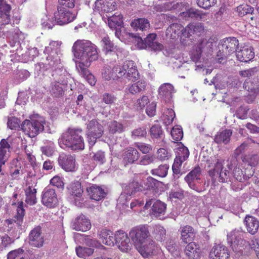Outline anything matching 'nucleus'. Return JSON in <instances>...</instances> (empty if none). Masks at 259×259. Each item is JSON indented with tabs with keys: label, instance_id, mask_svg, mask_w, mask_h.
<instances>
[{
	"label": "nucleus",
	"instance_id": "obj_13",
	"mask_svg": "<svg viewBox=\"0 0 259 259\" xmlns=\"http://www.w3.org/2000/svg\"><path fill=\"white\" fill-rule=\"evenodd\" d=\"M115 241L119 249L123 252H130L132 248V244L127 234L122 230H119L115 234Z\"/></svg>",
	"mask_w": 259,
	"mask_h": 259
},
{
	"label": "nucleus",
	"instance_id": "obj_19",
	"mask_svg": "<svg viewBox=\"0 0 259 259\" xmlns=\"http://www.w3.org/2000/svg\"><path fill=\"white\" fill-rule=\"evenodd\" d=\"M181 16L186 19H191L196 20L205 21L207 19L208 13L203 12L202 11L194 8H190L186 11L180 14Z\"/></svg>",
	"mask_w": 259,
	"mask_h": 259
},
{
	"label": "nucleus",
	"instance_id": "obj_6",
	"mask_svg": "<svg viewBox=\"0 0 259 259\" xmlns=\"http://www.w3.org/2000/svg\"><path fill=\"white\" fill-rule=\"evenodd\" d=\"M104 134L103 126L95 119L90 120L87 126V137L89 144L93 146L98 139Z\"/></svg>",
	"mask_w": 259,
	"mask_h": 259
},
{
	"label": "nucleus",
	"instance_id": "obj_42",
	"mask_svg": "<svg viewBox=\"0 0 259 259\" xmlns=\"http://www.w3.org/2000/svg\"><path fill=\"white\" fill-rule=\"evenodd\" d=\"M109 132L110 134L121 133L124 131L123 125L116 120L110 121L108 124Z\"/></svg>",
	"mask_w": 259,
	"mask_h": 259
},
{
	"label": "nucleus",
	"instance_id": "obj_15",
	"mask_svg": "<svg viewBox=\"0 0 259 259\" xmlns=\"http://www.w3.org/2000/svg\"><path fill=\"white\" fill-rule=\"evenodd\" d=\"M230 254L228 248L225 245L215 243L210 250V259H229Z\"/></svg>",
	"mask_w": 259,
	"mask_h": 259
},
{
	"label": "nucleus",
	"instance_id": "obj_56",
	"mask_svg": "<svg viewBox=\"0 0 259 259\" xmlns=\"http://www.w3.org/2000/svg\"><path fill=\"white\" fill-rule=\"evenodd\" d=\"M234 178L239 182H243L249 178L248 176L244 175L243 172L239 167H235L233 170Z\"/></svg>",
	"mask_w": 259,
	"mask_h": 259
},
{
	"label": "nucleus",
	"instance_id": "obj_43",
	"mask_svg": "<svg viewBox=\"0 0 259 259\" xmlns=\"http://www.w3.org/2000/svg\"><path fill=\"white\" fill-rule=\"evenodd\" d=\"M125 190L127 194L132 195L136 192L143 191V187L138 182L133 181L125 186Z\"/></svg>",
	"mask_w": 259,
	"mask_h": 259
},
{
	"label": "nucleus",
	"instance_id": "obj_62",
	"mask_svg": "<svg viewBox=\"0 0 259 259\" xmlns=\"http://www.w3.org/2000/svg\"><path fill=\"white\" fill-rule=\"evenodd\" d=\"M147 135V131L145 127H138L135 129L132 133V136L134 138H143Z\"/></svg>",
	"mask_w": 259,
	"mask_h": 259
},
{
	"label": "nucleus",
	"instance_id": "obj_18",
	"mask_svg": "<svg viewBox=\"0 0 259 259\" xmlns=\"http://www.w3.org/2000/svg\"><path fill=\"white\" fill-rule=\"evenodd\" d=\"M71 227L76 231L85 232L91 228V224L84 215L80 214L72 222Z\"/></svg>",
	"mask_w": 259,
	"mask_h": 259
},
{
	"label": "nucleus",
	"instance_id": "obj_21",
	"mask_svg": "<svg viewBox=\"0 0 259 259\" xmlns=\"http://www.w3.org/2000/svg\"><path fill=\"white\" fill-rule=\"evenodd\" d=\"M87 192L91 199L99 201L104 198L107 195V192L101 186L93 184L92 186L87 188Z\"/></svg>",
	"mask_w": 259,
	"mask_h": 259
},
{
	"label": "nucleus",
	"instance_id": "obj_12",
	"mask_svg": "<svg viewBox=\"0 0 259 259\" xmlns=\"http://www.w3.org/2000/svg\"><path fill=\"white\" fill-rule=\"evenodd\" d=\"M42 203L48 208L56 207L59 204L57 195L54 189L46 188L42 192Z\"/></svg>",
	"mask_w": 259,
	"mask_h": 259
},
{
	"label": "nucleus",
	"instance_id": "obj_16",
	"mask_svg": "<svg viewBox=\"0 0 259 259\" xmlns=\"http://www.w3.org/2000/svg\"><path fill=\"white\" fill-rule=\"evenodd\" d=\"M59 165L66 171L73 172L76 169V160L71 155L62 154L58 158Z\"/></svg>",
	"mask_w": 259,
	"mask_h": 259
},
{
	"label": "nucleus",
	"instance_id": "obj_53",
	"mask_svg": "<svg viewBox=\"0 0 259 259\" xmlns=\"http://www.w3.org/2000/svg\"><path fill=\"white\" fill-rule=\"evenodd\" d=\"M24 256V250L19 248L10 251L7 254V259H19Z\"/></svg>",
	"mask_w": 259,
	"mask_h": 259
},
{
	"label": "nucleus",
	"instance_id": "obj_61",
	"mask_svg": "<svg viewBox=\"0 0 259 259\" xmlns=\"http://www.w3.org/2000/svg\"><path fill=\"white\" fill-rule=\"evenodd\" d=\"M157 158L161 160L164 161L168 160L171 156L170 153L166 149L160 148L157 150Z\"/></svg>",
	"mask_w": 259,
	"mask_h": 259
},
{
	"label": "nucleus",
	"instance_id": "obj_31",
	"mask_svg": "<svg viewBox=\"0 0 259 259\" xmlns=\"http://www.w3.org/2000/svg\"><path fill=\"white\" fill-rule=\"evenodd\" d=\"M11 145L8 141V139H3L0 141V162L5 164L9 157Z\"/></svg>",
	"mask_w": 259,
	"mask_h": 259
},
{
	"label": "nucleus",
	"instance_id": "obj_5",
	"mask_svg": "<svg viewBox=\"0 0 259 259\" xmlns=\"http://www.w3.org/2000/svg\"><path fill=\"white\" fill-rule=\"evenodd\" d=\"M224 160L217 159L214 166L208 170L209 176L213 181L217 179L220 183L231 181V172L226 168L224 169Z\"/></svg>",
	"mask_w": 259,
	"mask_h": 259
},
{
	"label": "nucleus",
	"instance_id": "obj_32",
	"mask_svg": "<svg viewBox=\"0 0 259 259\" xmlns=\"http://www.w3.org/2000/svg\"><path fill=\"white\" fill-rule=\"evenodd\" d=\"M232 135V131L229 129L218 132L214 136V141L218 144L226 145L230 142Z\"/></svg>",
	"mask_w": 259,
	"mask_h": 259
},
{
	"label": "nucleus",
	"instance_id": "obj_7",
	"mask_svg": "<svg viewBox=\"0 0 259 259\" xmlns=\"http://www.w3.org/2000/svg\"><path fill=\"white\" fill-rule=\"evenodd\" d=\"M114 70L118 73L117 77L125 76V78L133 81H135L139 77L138 71L132 61H125L121 67L117 66L114 68Z\"/></svg>",
	"mask_w": 259,
	"mask_h": 259
},
{
	"label": "nucleus",
	"instance_id": "obj_51",
	"mask_svg": "<svg viewBox=\"0 0 259 259\" xmlns=\"http://www.w3.org/2000/svg\"><path fill=\"white\" fill-rule=\"evenodd\" d=\"M258 69L257 67L249 68L248 69L240 71L239 75L244 78H250L255 76L258 72Z\"/></svg>",
	"mask_w": 259,
	"mask_h": 259
},
{
	"label": "nucleus",
	"instance_id": "obj_54",
	"mask_svg": "<svg viewBox=\"0 0 259 259\" xmlns=\"http://www.w3.org/2000/svg\"><path fill=\"white\" fill-rule=\"evenodd\" d=\"M241 158L243 162L247 163L251 166H255L259 163V156L257 155H252L249 157L243 156Z\"/></svg>",
	"mask_w": 259,
	"mask_h": 259
},
{
	"label": "nucleus",
	"instance_id": "obj_64",
	"mask_svg": "<svg viewBox=\"0 0 259 259\" xmlns=\"http://www.w3.org/2000/svg\"><path fill=\"white\" fill-rule=\"evenodd\" d=\"M249 245L250 248L254 251L256 257L259 259V239L254 238L252 239L249 243Z\"/></svg>",
	"mask_w": 259,
	"mask_h": 259
},
{
	"label": "nucleus",
	"instance_id": "obj_4",
	"mask_svg": "<svg viewBox=\"0 0 259 259\" xmlns=\"http://www.w3.org/2000/svg\"><path fill=\"white\" fill-rule=\"evenodd\" d=\"M129 236L136 248L145 243L150 239V234L147 225H140L133 227Z\"/></svg>",
	"mask_w": 259,
	"mask_h": 259
},
{
	"label": "nucleus",
	"instance_id": "obj_25",
	"mask_svg": "<svg viewBox=\"0 0 259 259\" xmlns=\"http://www.w3.org/2000/svg\"><path fill=\"white\" fill-rule=\"evenodd\" d=\"M181 239L185 244L193 241L196 237L197 232L192 226H184L181 228Z\"/></svg>",
	"mask_w": 259,
	"mask_h": 259
},
{
	"label": "nucleus",
	"instance_id": "obj_8",
	"mask_svg": "<svg viewBox=\"0 0 259 259\" xmlns=\"http://www.w3.org/2000/svg\"><path fill=\"white\" fill-rule=\"evenodd\" d=\"M76 18V13L72 9L57 6L55 19L59 25H64L73 22Z\"/></svg>",
	"mask_w": 259,
	"mask_h": 259
},
{
	"label": "nucleus",
	"instance_id": "obj_10",
	"mask_svg": "<svg viewBox=\"0 0 259 259\" xmlns=\"http://www.w3.org/2000/svg\"><path fill=\"white\" fill-rule=\"evenodd\" d=\"M180 147L177 149L176 157L172 166L173 172L177 175L180 173L182 163L186 160L189 156L188 149L184 146L182 143H180Z\"/></svg>",
	"mask_w": 259,
	"mask_h": 259
},
{
	"label": "nucleus",
	"instance_id": "obj_33",
	"mask_svg": "<svg viewBox=\"0 0 259 259\" xmlns=\"http://www.w3.org/2000/svg\"><path fill=\"white\" fill-rule=\"evenodd\" d=\"M24 192L26 197L25 202L30 205L35 204L37 202V189L30 186L24 190Z\"/></svg>",
	"mask_w": 259,
	"mask_h": 259
},
{
	"label": "nucleus",
	"instance_id": "obj_26",
	"mask_svg": "<svg viewBox=\"0 0 259 259\" xmlns=\"http://www.w3.org/2000/svg\"><path fill=\"white\" fill-rule=\"evenodd\" d=\"M207 43L206 39H203L200 40L194 45L190 54L191 58L193 62L197 63L199 61L202 52Z\"/></svg>",
	"mask_w": 259,
	"mask_h": 259
},
{
	"label": "nucleus",
	"instance_id": "obj_60",
	"mask_svg": "<svg viewBox=\"0 0 259 259\" xmlns=\"http://www.w3.org/2000/svg\"><path fill=\"white\" fill-rule=\"evenodd\" d=\"M136 147L142 153L147 154L152 149L151 145L144 143L137 142L135 143Z\"/></svg>",
	"mask_w": 259,
	"mask_h": 259
},
{
	"label": "nucleus",
	"instance_id": "obj_14",
	"mask_svg": "<svg viewBox=\"0 0 259 259\" xmlns=\"http://www.w3.org/2000/svg\"><path fill=\"white\" fill-rule=\"evenodd\" d=\"M140 157V153L132 147L125 148L121 154L122 161L125 166L137 163Z\"/></svg>",
	"mask_w": 259,
	"mask_h": 259
},
{
	"label": "nucleus",
	"instance_id": "obj_49",
	"mask_svg": "<svg viewBox=\"0 0 259 259\" xmlns=\"http://www.w3.org/2000/svg\"><path fill=\"white\" fill-rule=\"evenodd\" d=\"M254 8L247 5H241L237 7V12L240 16H244L248 14H252Z\"/></svg>",
	"mask_w": 259,
	"mask_h": 259
},
{
	"label": "nucleus",
	"instance_id": "obj_47",
	"mask_svg": "<svg viewBox=\"0 0 259 259\" xmlns=\"http://www.w3.org/2000/svg\"><path fill=\"white\" fill-rule=\"evenodd\" d=\"M94 249L91 248L78 246L76 248V252L79 257L85 258L91 255L94 252Z\"/></svg>",
	"mask_w": 259,
	"mask_h": 259
},
{
	"label": "nucleus",
	"instance_id": "obj_29",
	"mask_svg": "<svg viewBox=\"0 0 259 259\" xmlns=\"http://www.w3.org/2000/svg\"><path fill=\"white\" fill-rule=\"evenodd\" d=\"M67 189L69 194L75 198V203L78 205L76 199H80L83 192L81 183L77 181H73L69 185Z\"/></svg>",
	"mask_w": 259,
	"mask_h": 259
},
{
	"label": "nucleus",
	"instance_id": "obj_52",
	"mask_svg": "<svg viewBox=\"0 0 259 259\" xmlns=\"http://www.w3.org/2000/svg\"><path fill=\"white\" fill-rule=\"evenodd\" d=\"M171 136L176 142L182 140L183 137V132L181 126H175L171 131Z\"/></svg>",
	"mask_w": 259,
	"mask_h": 259
},
{
	"label": "nucleus",
	"instance_id": "obj_17",
	"mask_svg": "<svg viewBox=\"0 0 259 259\" xmlns=\"http://www.w3.org/2000/svg\"><path fill=\"white\" fill-rule=\"evenodd\" d=\"M29 243L34 247H40L44 243L41 228L37 226L32 230L29 234Z\"/></svg>",
	"mask_w": 259,
	"mask_h": 259
},
{
	"label": "nucleus",
	"instance_id": "obj_3",
	"mask_svg": "<svg viewBox=\"0 0 259 259\" xmlns=\"http://www.w3.org/2000/svg\"><path fill=\"white\" fill-rule=\"evenodd\" d=\"M203 30V26L200 24H190L184 28L180 24L173 23L167 28L166 35L167 37L171 39H175L178 38L181 33L189 37L195 32L201 31Z\"/></svg>",
	"mask_w": 259,
	"mask_h": 259
},
{
	"label": "nucleus",
	"instance_id": "obj_35",
	"mask_svg": "<svg viewBox=\"0 0 259 259\" xmlns=\"http://www.w3.org/2000/svg\"><path fill=\"white\" fill-rule=\"evenodd\" d=\"M243 87L244 89L253 94H256L259 91V84L258 79L254 78L252 81L250 78H247Z\"/></svg>",
	"mask_w": 259,
	"mask_h": 259
},
{
	"label": "nucleus",
	"instance_id": "obj_41",
	"mask_svg": "<svg viewBox=\"0 0 259 259\" xmlns=\"http://www.w3.org/2000/svg\"><path fill=\"white\" fill-rule=\"evenodd\" d=\"M146 82L145 81L140 80L131 85L128 88L129 92L135 95L145 90Z\"/></svg>",
	"mask_w": 259,
	"mask_h": 259
},
{
	"label": "nucleus",
	"instance_id": "obj_11",
	"mask_svg": "<svg viewBox=\"0 0 259 259\" xmlns=\"http://www.w3.org/2000/svg\"><path fill=\"white\" fill-rule=\"evenodd\" d=\"M44 125L36 120H25L21 124L23 131L29 137H35L44 130Z\"/></svg>",
	"mask_w": 259,
	"mask_h": 259
},
{
	"label": "nucleus",
	"instance_id": "obj_40",
	"mask_svg": "<svg viewBox=\"0 0 259 259\" xmlns=\"http://www.w3.org/2000/svg\"><path fill=\"white\" fill-rule=\"evenodd\" d=\"M201 168L197 166L194 167L190 172H189L185 178V180L187 183H190L191 181L200 180L201 176Z\"/></svg>",
	"mask_w": 259,
	"mask_h": 259
},
{
	"label": "nucleus",
	"instance_id": "obj_50",
	"mask_svg": "<svg viewBox=\"0 0 259 259\" xmlns=\"http://www.w3.org/2000/svg\"><path fill=\"white\" fill-rule=\"evenodd\" d=\"M163 131L160 125L155 124L150 129V134L152 138H160L163 135Z\"/></svg>",
	"mask_w": 259,
	"mask_h": 259
},
{
	"label": "nucleus",
	"instance_id": "obj_44",
	"mask_svg": "<svg viewBox=\"0 0 259 259\" xmlns=\"http://www.w3.org/2000/svg\"><path fill=\"white\" fill-rule=\"evenodd\" d=\"M101 42L103 49L105 50L107 52L114 51L117 49V46L110 40L108 36L104 37Z\"/></svg>",
	"mask_w": 259,
	"mask_h": 259
},
{
	"label": "nucleus",
	"instance_id": "obj_23",
	"mask_svg": "<svg viewBox=\"0 0 259 259\" xmlns=\"http://www.w3.org/2000/svg\"><path fill=\"white\" fill-rule=\"evenodd\" d=\"M238 45V40L234 37L225 38L221 42L222 50L228 55L237 51L236 48Z\"/></svg>",
	"mask_w": 259,
	"mask_h": 259
},
{
	"label": "nucleus",
	"instance_id": "obj_58",
	"mask_svg": "<svg viewBox=\"0 0 259 259\" xmlns=\"http://www.w3.org/2000/svg\"><path fill=\"white\" fill-rule=\"evenodd\" d=\"M13 242V239L9 237L8 235L5 234V235L2 236L1 237L0 240L1 251H3Z\"/></svg>",
	"mask_w": 259,
	"mask_h": 259
},
{
	"label": "nucleus",
	"instance_id": "obj_45",
	"mask_svg": "<svg viewBox=\"0 0 259 259\" xmlns=\"http://www.w3.org/2000/svg\"><path fill=\"white\" fill-rule=\"evenodd\" d=\"M50 92L52 95L55 97H60L64 93L63 88L60 85V84L57 81L52 83Z\"/></svg>",
	"mask_w": 259,
	"mask_h": 259
},
{
	"label": "nucleus",
	"instance_id": "obj_30",
	"mask_svg": "<svg viewBox=\"0 0 259 259\" xmlns=\"http://www.w3.org/2000/svg\"><path fill=\"white\" fill-rule=\"evenodd\" d=\"M99 238L102 242L108 246H113L114 244L115 235L111 231L105 229L98 232Z\"/></svg>",
	"mask_w": 259,
	"mask_h": 259
},
{
	"label": "nucleus",
	"instance_id": "obj_37",
	"mask_svg": "<svg viewBox=\"0 0 259 259\" xmlns=\"http://www.w3.org/2000/svg\"><path fill=\"white\" fill-rule=\"evenodd\" d=\"M174 87L168 83L162 84L159 89V95L168 99L172 97Z\"/></svg>",
	"mask_w": 259,
	"mask_h": 259
},
{
	"label": "nucleus",
	"instance_id": "obj_24",
	"mask_svg": "<svg viewBox=\"0 0 259 259\" xmlns=\"http://www.w3.org/2000/svg\"><path fill=\"white\" fill-rule=\"evenodd\" d=\"M201 252L199 245L193 241L188 243L184 249L186 255L189 259H199Z\"/></svg>",
	"mask_w": 259,
	"mask_h": 259
},
{
	"label": "nucleus",
	"instance_id": "obj_1",
	"mask_svg": "<svg viewBox=\"0 0 259 259\" xmlns=\"http://www.w3.org/2000/svg\"><path fill=\"white\" fill-rule=\"evenodd\" d=\"M72 50L75 57L81 61H87V65L98 59L97 47L91 41L78 39L74 43Z\"/></svg>",
	"mask_w": 259,
	"mask_h": 259
},
{
	"label": "nucleus",
	"instance_id": "obj_34",
	"mask_svg": "<svg viewBox=\"0 0 259 259\" xmlns=\"http://www.w3.org/2000/svg\"><path fill=\"white\" fill-rule=\"evenodd\" d=\"M166 208V204L160 200H154L151 207V214L156 217L164 214Z\"/></svg>",
	"mask_w": 259,
	"mask_h": 259
},
{
	"label": "nucleus",
	"instance_id": "obj_48",
	"mask_svg": "<svg viewBox=\"0 0 259 259\" xmlns=\"http://www.w3.org/2000/svg\"><path fill=\"white\" fill-rule=\"evenodd\" d=\"M169 166L167 164L160 165L158 168L153 169L151 172L153 175L160 177H165L167 174Z\"/></svg>",
	"mask_w": 259,
	"mask_h": 259
},
{
	"label": "nucleus",
	"instance_id": "obj_36",
	"mask_svg": "<svg viewBox=\"0 0 259 259\" xmlns=\"http://www.w3.org/2000/svg\"><path fill=\"white\" fill-rule=\"evenodd\" d=\"M131 26L136 30H146L150 27V24L148 20L144 18H139L134 20L131 23Z\"/></svg>",
	"mask_w": 259,
	"mask_h": 259
},
{
	"label": "nucleus",
	"instance_id": "obj_22",
	"mask_svg": "<svg viewBox=\"0 0 259 259\" xmlns=\"http://www.w3.org/2000/svg\"><path fill=\"white\" fill-rule=\"evenodd\" d=\"M115 3L113 0H97L94 10L99 13H108L115 9Z\"/></svg>",
	"mask_w": 259,
	"mask_h": 259
},
{
	"label": "nucleus",
	"instance_id": "obj_27",
	"mask_svg": "<svg viewBox=\"0 0 259 259\" xmlns=\"http://www.w3.org/2000/svg\"><path fill=\"white\" fill-rule=\"evenodd\" d=\"M157 247L152 240H148L145 243L136 249L144 257H148L156 252Z\"/></svg>",
	"mask_w": 259,
	"mask_h": 259
},
{
	"label": "nucleus",
	"instance_id": "obj_39",
	"mask_svg": "<svg viewBox=\"0 0 259 259\" xmlns=\"http://www.w3.org/2000/svg\"><path fill=\"white\" fill-rule=\"evenodd\" d=\"M11 7L10 5L4 3L3 0H0V17L5 16L6 18L4 23H9L11 19L10 13Z\"/></svg>",
	"mask_w": 259,
	"mask_h": 259
},
{
	"label": "nucleus",
	"instance_id": "obj_63",
	"mask_svg": "<svg viewBox=\"0 0 259 259\" xmlns=\"http://www.w3.org/2000/svg\"><path fill=\"white\" fill-rule=\"evenodd\" d=\"M20 120L15 117H12L8 119V126L11 130H15L20 126Z\"/></svg>",
	"mask_w": 259,
	"mask_h": 259
},
{
	"label": "nucleus",
	"instance_id": "obj_2",
	"mask_svg": "<svg viewBox=\"0 0 259 259\" xmlns=\"http://www.w3.org/2000/svg\"><path fill=\"white\" fill-rule=\"evenodd\" d=\"M83 130L80 128H68L59 140L63 148H70L72 150H82L84 148Z\"/></svg>",
	"mask_w": 259,
	"mask_h": 259
},
{
	"label": "nucleus",
	"instance_id": "obj_38",
	"mask_svg": "<svg viewBox=\"0 0 259 259\" xmlns=\"http://www.w3.org/2000/svg\"><path fill=\"white\" fill-rule=\"evenodd\" d=\"M11 7L10 5L4 3L3 0H0V17L5 16L6 18L4 23H9L11 19L10 13Z\"/></svg>",
	"mask_w": 259,
	"mask_h": 259
},
{
	"label": "nucleus",
	"instance_id": "obj_55",
	"mask_svg": "<svg viewBox=\"0 0 259 259\" xmlns=\"http://www.w3.org/2000/svg\"><path fill=\"white\" fill-rule=\"evenodd\" d=\"M175 117V111L171 109H168L163 115V122L166 125H169L172 122Z\"/></svg>",
	"mask_w": 259,
	"mask_h": 259
},
{
	"label": "nucleus",
	"instance_id": "obj_20",
	"mask_svg": "<svg viewBox=\"0 0 259 259\" xmlns=\"http://www.w3.org/2000/svg\"><path fill=\"white\" fill-rule=\"evenodd\" d=\"M236 57L240 62H248L254 57V49L251 46L244 45L239 50L237 51Z\"/></svg>",
	"mask_w": 259,
	"mask_h": 259
},
{
	"label": "nucleus",
	"instance_id": "obj_46",
	"mask_svg": "<svg viewBox=\"0 0 259 259\" xmlns=\"http://www.w3.org/2000/svg\"><path fill=\"white\" fill-rule=\"evenodd\" d=\"M160 182L151 177H148L144 182V189L155 190L159 185Z\"/></svg>",
	"mask_w": 259,
	"mask_h": 259
},
{
	"label": "nucleus",
	"instance_id": "obj_57",
	"mask_svg": "<svg viewBox=\"0 0 259 259\" xmlns=\"http://www.w3.org/2000/svg\"><path fill=\"white\" fill-rule=\"evenodd\" d=\"M217 2V0H197V4L200 8L207 10L214 6Z\"/></svg>",
	"mask_w": 259,
	"mask_h": 259
},
{
	"label": "nucleus",
	"instance_id": "obj_9",
	"mask_svg": "<svg viewBox=\"0 0 259 259\" xmlns=\"http://www.w3.org/2000/svg\"><path fill=\"white\" fill-rule=\"evenodd\" d=\"M180 147L177 149L176 157L172 166L173 172L177 175L180 173L182 163L186 160L189 156L188 149L184 146L182 143H180Z\"/></svg>",
	"mask_w": 259,
	"mask_h": 259
},
{
	"label": "nucleus",
	"instance_id": "obj_59",
	"mask_svg": "<svg viewBox=\"0 0 259 259\" xmlns=\"http://www.w3.org/2000/svg\"><path fill=\"white\" fill-rule=\"evenodd\" d=\"M87 61H81L76 64V69L82 76L89 72L88 68L90 65H87Z\"/></svg>",
	"mask_w": 259,
	"mask_h": 259
},
{
	"label": "nucleus",
	"instance_id": "obj_28",
	"mask_svg": "<svg viewBox=\"0 0 259 259\" xmlns=\"http://www.w3.org/2000/svg\"><path fill=\"white\" fill-rule=\"evenodd\" d=\"M244 224L248 233L252 235L257 233L259 228V221L257 218L247 215L244 220Z\"/></svg>",
	"mask_w": 259,
	"mask_h": 259
}]
</instances>
